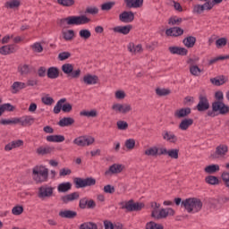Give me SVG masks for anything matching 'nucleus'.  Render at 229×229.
Instances as JSON below:
<instances>
[{"label": "nucleus", "mask_w": 229, "mask_h": 229, "mask_svg": "<svg viewBox=\"0 0 229 229\" xmlns=\"http://www.w3.org/2000/svg\"><path fill=\"white\" fill-rule=\"evenodd\" d=\"M104 192H106V194H114V192H115V188L110 184H107L104 186Z\"/></svg>", "instance_id": "obj_62"}, {"label": "nucleus", "mask_w": 229, "mask_h": 229, "mask_svg": "<svg viewBox=\"0 0 229 229\" xmlns=\"http://www.w3.org/2000/svg\"><path fill=\"white\" fill-rule=\"evenodd\" d=\"M0 124H3L4 126H8L10 124H17V118L1 119Z\"/></svg>", "instance_id": "obj_47"}, {"label": "nucleus", "mask_w": 229, "mask_h": 229, "mask_svg": "<svg viewBox=\"0 0 229 229\" xmlns=\"http://www.w3.org/2000/svg\"><path fill=\"white\" fill-rule=\"evenodd\" d=\"M47 76L50 80H56L60 76V70L55 66L49 67L47 72Z\"/></svg>", "instance_id": "obj_25"}, {"label": "nucleus", "mask_w": 229, "mask_h": 229, "mask_svg": "<svg viewBox=\"0 0 229 229\" xmlns=\"http://www.w3.org/2000/svg\"><path fill=\"white\" fill-rule=\"evenodd\" d=\"M220 170L219 165H209L205 167L204 171L208 174H216Z\"/></svg>", "instance_id": "obj_35"}, {"label": "nucleus", "mask_w": 229, "mask_h": 229, "mask_svg": "<svg viewBox=\"0 0 229 229\" xmlns=\"http://www.w3.org/2000/svg\"><path fill=\"white\" fill-rule=\"evenodd\" d=\"M165 35L167 37H182V35H183V29L180 27H172L165 30Z\"/></svg>", "instance_id": "obj_17"}, {"label": "nucleus", "mask_w": 229, "mask_h": 229, "mask_svg": "<svg viewBox=\"0 0 229 229\" xmlns=\"http://www.w3.org/2000/svg\"><path fill=\"white\" fill-rule=\"evenodd\" d=\"M192 124H194V120L192 118H184L179 124V130L186 131V130H189V127L192 126Z\"/></svg>", "instance_id": "obj_23"}, {"label": "nucleus", "mask_w": 229, "mask_h": 229, "mask_svg": "<svg viewBox=\"0 0 229 229\" xmlns=\"http://www.w3.org/2000/svg\"><path fill=\"white\" fill-rule=\"evenodd\" d=\"M4 6H5V8H10L11 10H13V8H19V6H21V1L20 0H10L4 4Z\"/></svg>", "instance_id": "obj_38"}, {"label": "nucleus", "mask_w": 229, "mask_h": 229, "mask_svg": "<svg viewBox=\"0 0 229 229\" xmlns=\"http://www.w3.org/2000/svg\"><path fill=\"white\" fill-rule=\"evenodd\" d=\"M112 110L116 112V114H128V112H131V106L128 104H114Z\"/></svg>", "instance_id": "obj_10"}, {"label": "nucleus", "mask_w": 229, "mask_h": 229, "mask_svg": "<svg viewBox=\"0 0 229 229\" xmlns=\"http://www.w3.org/2000/svg\"><path fill=\"white\" fill-rule=\"evenodd\" d=\"M167 217V209L166 208H161L159 210L158 215L157 216V219H165Z\"/></svg>", "instance_id": "obj_61"}, {"label": "nucleus", "mask_w": 229, "mask_h": 229, "mask_svg": "<svg viewBox=\"0 0 229 229\" xmlns=\"http://www.w3.org/2000/svg\"><path fill=\"white\" fill-rule=\"evenodd\" d=\"M65 101H67L66 98H61L60 100H58L56 105L54 106V114H59L60 112H62V105H64Z\"/></svg>", "instance_id": "obj_43"}, {"label": "nucleus", "mask_w": 229, "mask_h": 229, "mask_svg": "<svg viewBox=\"0 0 229 229\" xmlns=\"http://www.w3.org/2000/svg\"><path fill=\"white\" fill-rule=\"evenodd\" d=\"M65 140V136L64 135H49L47 136V142H64Z\"/></svg>", "instance_id": "obj_32"}, {"label": "nucleus", "mask_w": 229, "mask_h": 229, "mask_svg": "<svg viewBox=\"0 0 229 229\" xmlns=\"http://www.w3.org/2000/svg\"><path fill=\"white\" fill-rule=\"evenodd\" d=\"M114 6H115V2H106L101 5V10L104 12H109V10H112Z\"/></svg>", "instance_id": "obj_46"}, {"label": "nucleus", "mask_w": 229, "mask_h": 229, "mask_svg": "<svg viewBox=\"0 0 229 229\" xmlns=\"http://www.w3.org/2000/svg\"><path fill=\"white\" fill-rule=\"evenodd\" d=\"M122 210H126L127 212H139L144 208V205L140 202H134L133 199H131L126 202H121Z\"/></svg>", "instance_id": "obj_5"}, {"label": "nucleus", "mask_w": 229, "mask_h": 229, "mask_svg": "<svg viewBox=\"0 0 229 229\" xmlns=\"http://www.w3.org/2000/svg\"><path fill=\"white\" fill-rule=\"evenodd\" d=\"M216 112H219L220 115H226L229 114V106L225 102H213L212 110L207 112V116L216 117L217 115Z\"/></svg>", "instance_id": "obj_3"}, {"label": "nucleus", "mask_w": 229, "mask_h": 229, "mask_svg": "<svg viewBox=\"0 0 229 229\" xmlns=\"http://www.w3.org/2000/svg\"><path fill=\"white\" fill-rule=\"evenodd\" d=\"M15 53V45H5L0 47V55L6 56V55H12Z\"/></svg>", "instance_id": "obj_26"}, {"label": "nucleus", "mask_w": 229, "mask_h": 229, "mask_svg": "<svg viewBox=\"0 0 229 229\" xmlns=\"http://www.w3.org/2000/svg\"><path fill=\"white\" fill-rule=\"evenodd\" d=\"M73 144L80 147L87 146V136H80L76 138L73 140Z\"/></svg>", "instance_id": "obj_40"}, {"label": "nucleus", "mask_w": 229, "mask_h": 229, "mask_svg": "<svg viewBox=\"0 0 229 229\" xmlns=\"http://www.w3.org/2000/svg\"><path fill=\"white\" fill-rule=\"evenodd\" d=\"M131 30H133V25L116 26L113 28V31L114 33H120V35H128Z\"/></svg>", "instance_id": "obj_16"}, {"label": "nucleus", "mask_w": 229, "mask_h": 229, "mask_svg": "<svg viewBox=\"0 0 229 229\" xmlns=\"http://www.w3.org/2000/svg\"><path fill=\"white\" fill-rule=\"evenodd\" d=\"M33 123H35V118L31 115L16 118V124H21V126H31Z\"/></svg>", "instance_id": "obj_13"}, {"label": "nucleus", "mask_w": 229, "mask_h": 229, "mask_svg": "<svg viewBox=\"0 0 229 229\" xmlns=\"http://www.w3.org/2000/svg\"><path fill=\"white\" fill-rule=\"evenodd\" d=\"M210 108V102L208 101V97L207 95L200 94L199 96V103L196 106L198 112H207Z\"/></svg>", "instance_id": "obj_8"}, {"label": "nucleus", "mask_w": 229, "mask_h": 229, "mask_svg": "<svg viewBox=\"0 0 229 229\" xmlns=\"http://www.w3.org/2000/svg\"><path fill=\"white\" fill-rule=\"evenodd\" d=\"M58 4L61 6H72L74 4V0H57Z\"/></svg>", "instance_id": "obj_56"}, {"label": "nucleus", "mask_w": 229, "mask_h": 229, "mask_svg": "<svg viewBox=\"0 0 229 229\" xmlns=\"http://www.w3.org/2000/svg\"><path fill=\"white\" fill-rule=\"evenodd\" d=\"M227 81L228 77L225 75H220L210 79V82L212 85H215V87H221V85H225V83H227Z\"/></svg>", "instance_id": "obj_19"}, {"label": "nucleus", "mask_w": 229, "mask_h": 229, "mask_svg": "<svg viewBox=\"0 0 229 229\" xmlns=\"http://www.w3.org/2000/svg\"><path fill=\"white\" fill-rule=\"evenodd\" d=\"M99 81V77L97 75H87V85H96Z\"/></svg>", "instance_id": "obj_42"}, {"label": "nucleus", "mask_w": 229, "mask_h": 229, "mask_svg": "<svg viewBox=\"0 0 229 229\" xmlns=\"http://www.w3.org/2000/svg\"><path fill=\"white\" fill-rule=\"evenodd\" d=\"M61 26L67 24L68 26H81V24H87V15L80 16H68L60 21Z\"/></svg>", "instance_id": "obj_4"}, {"label": "nucleus", "mask_w": 229, "mask_h": 229, "mask_svg": "<svg viewBox=\"0 0 229 229\" xmlns=\"http://www.w3.org/2000/svg\"><path fill=\"white\" fill-rule=\"evenodd\" d=\"M215 98L216 99L214 103H223L225 101V95L223 91H216L215 93Z\"/></svg>", "instance_id": "obj_54"}, {"label": "nucleus", "mask_w": 229, "mask_h": 229, "mask_svg": "<svg viewBox=\"0 0 229 229\" xmlns=\"http://www.w3.org/2000/svg\"><path fill=\"white\" fill-rule=\"evenodd\" d=\"M31 49L34 53H42V51H44V47L38 42H36L33 45H31Z\"/></svg>", "instance_id": "obj_53"}, {"label": "nucleus", "mask_w": 229, "mask_h": 229, "mask_svg": "<svg viewBox=\"0 0 229 229\" xmlns=\"http://www.w3.org/2000/svg\"><path fill=\"white\" fill-rule=\"evenodd\" d=\"M22 212H24V208L22 206H15L12 209V213L13 214V216H21Z\"/></svg>", "instance_id": "obj_55"}, {"label": "nucleus", "mask_w": 229, "mask_h": 229, "mask_svg": "<svg viewBox=\"0 0 229 229\" xmlns=\"http://www.w3.org/2000/svg\"><path fill=\"white\" fill-rule=\"evenodd\" d=\"M78 198H80V193L78 192H72L67 195H64L61 198V200L63 201V203H70V201H74V199H78Z\"/></svg>", "instance_id": "obj_27"}, {"label": "nucleus", "mask_w": 229, "mask_h": 229, "mask_svg": "<svg viewBox=\"0 0 229 229\" xmlns=\"http://www.w3.org/2000/svg\"><path fill=\"white\" fill-rule=\"evenodd\" d=\"M227 42L228 40L226 39V38H220L216 39V47H223L224 46H226Z\"/></svg>", "instance_id": "obj_57"}, {"label": "nucleus", "mask_w": 229, "mask_h": 229, "mask_svg": "<svg viewBox=\"0 0 229 229\" xmlns=\"http://www.w3.org/2000/svg\"><path fill=\"white\" fill-rule=\"evenodd\" d=\"M190 72L192 76H199L201 74V69L198 66H190Z\"/></svg>", "instance_id": "obj_50"}, {"label": "nucleus", "mask_w": 229, "mask_h": 229, "mask_svg": "<svg viewBox=\"0 0 229 229\" xmlns=\"http://www.w3.org/2000/svg\"><path fill=\"white\" fill-rule=\"evenodd\" d=\"M18 72H20L21 76H28V74L31 73V66L29 64H20L18 66Z\"/></svg>", "instance_id": "obj_29"}, {"label": "nucleus", "mask_w": 229, "mask_h": 229, "mask_svg": "<svg viewBox=\"0 0 229 229\" xmlns=\"http://www.w3.org/2000/svg\"><path fill=\"white\" fill-rule=\"evenodd\" d=\"M168 51L171 55H179L180 56H187L189 50L182 47H169Z\"/></svg>", "instance_id": "obj_15"}, {"label": "nucleus", "mask_w": 229, "mask_h": 229, "mask_svg": "<svg viewBox=\"0 0 229 229\" xmlns=\"http://www.w3.org/2000/svg\"><path fill=\"white\" fill-rule=\"evenodd\" d=\"M62 111L65 114H69V112L72 111V105L69 103L62 104Z\"/></svg>", "instance_id": "obj_59"}, {"label": "nucleus", "mask_w": 229, "mask_h": 229, "mask_svg": "<svg viewBox=\"0 0 229 229\" xmlns=\"http://www.w3.org/2000/svg\"><path fill=\"white\" fill-rule=\"evenodd\" d=\"M116 126L118 130H128V123L124 121H118Z\"/></svg>", "instance_id": "obj_58"}, {"label": "nucleus", "mask_w": 229, "mask_h": 229, "mask_svg": "<svg viewBox=\"0 0 229 229\" xmlns=\"http://www.w3.org/2000/svg\"><path fill=\"white\" fill-rule=\"evenodd\" d=\"M183 21V19L178 18V16H172L168 20V24L170 26H180L182 22Z\"/></svg>", "instance_id": "obj_39"}, {"label": "nucleus", "mask_w": 229, "mask_h": 229, "mask_svg": "<svg viewBox=\"0 0 229 229\" xmlns=\"http://www.w3.org/2000/svg\"><path fill=\"white\" fill-rule=\"evenodd\" d=\"M127 49L130 53H133L134 55L137 53H142L143 49H142V45L141 44H138L135 46V43H129V45L127 46Z\"/></svg>", "instance_id": "obj_28"}, {"label": "nucleus", "mask_w": 229, "mask_h": 229, "mask_svg": "<svg viewBox=\"0 0 229 229\" xmlns=\"http://www.w3.org/2000/svg\"><path fill=\"white\" fill-rule=\"evenodd\" d=\"M55 151V147L40 146L36 149L38 155L44 157L45 155H51Z\"/></svg>", "instance_id": "obj_21"}, {"label": "nucleus", "mask_w": 229, "mask_h": 229, "mask_svg": "<svg viewBox=\"0 0 229 229\" xmlns=\"http://www.w3.org/2000/svg\"><path fill=\"white\" fill-rule=\"evenodd\" d=\"M123 169H124L123 165L114 164L105 172V175L110 176V174H119V173H123Z\"/></svg>", "instance_id": "obj_14"}, {"label": "nucleus", "mask_w": 229, "mask_h": 229, "mask_svg": "<svg viewBox=\"0 0 229 229\" xmlns=\"http://www.w3.org/2000/svg\"><path fill=\"white\" fill-rule=\"evenodd\" d=\"M126 8H140L144 0H123Z\"/></svg>", "instance_id": "obj_22"}, {"label": "nucleus", "mask_w": 229, "mask_h": 229, "mask_svg": "<svg viewBox=\"0 0 229 229\" xmlns=\"http://www.w3.org/2000/svg\"><path fill=\"white\" fill-rule=\"evenodd\" d=\"M72 188V184L71 182H62L57 186L58 192H68Z\"/></svg>", "instance_id": "obj_34"}, {"label": "nucleus", "mask_w": 229, "mask_h": 229, "mask_svg": "<svg viewBox=\"0 0 229 229\" xmlns=\"http://www.w3.org/2000/svg\"><path fill=\"white\" fill-rule=\"evenodd\" d=\"M156 94L157 96H160V97H163V96H169V94H171V90L170 89H160V88H157L156 89Z\"/></svg>", "instance_id": "obj_51"}, {"label": "nucleus", "mask_w": 229, "mask_h": 229, "mask_svg": "<svg viewBox=\"0 0 229 229\" xmlns=\"http://www.w3.org/2000/svg\"><path fill=\"white\" fill-rule=\"evenodd\" d=\"M61 69L64 74H67L69 78L73 80L80 78V75L81 74V70L78 69L74 71V65L71 64H63Z\"/></svg>", "instance_id": "obj_6"}, {"label": "nucleus", "mask_w": 229, "mask_h": 229, "mask_svg": "<svg viewBox=\"0 0 229 229\" xmlns=\"http://www.w3.org/2000/svg\"><path fill=\"white\" fill-rule=\"evenodd\" d=\"M221 60H229V55L214 57L213 59L209 60L208 65H214V64H216V62H219Z\"/></svg>", "instance_id": "obj_44"}, {"label": "nucleus", "mask_w": 229, "mask_h": 229, "mask_svg": "<svg viewBox=\"0 0 229 229\" xmlns=\"http://www.w3.org/2000/svg\"><path fill=\"white\" fill-rule=\"evenodd\" d=\"M206 183L208 185H219V178L215 175H208L205 178Z\"/></svg>", "instance_id": "obj_37"}, {"label": "nucleus", "mask_w": 229, "mask_h": 229, "mask_svg": "<svg viewBox=\"0 0 229 229\" xmlns=\"http://www.w3.org/2000/svg\"><path fill=\"white\" fill-rule=\"evenodd\" d=\"M228 153V146L220 144L216 148L215 153L211 154V158H219V157H225Z\"/></svg>", "instance_id": "obj_11"}, {"label": "nucleus", "mask_w": 229, "mask_h": 229, "mask_svg": "<svg viewBox=\"0 0 229 229\" xmlns=\"http://www.w3.org/2000/svg\"><path fill=\"white\" fill-rule=\"evenodd\" d=\"M162 137L164 140L171 142L172 144H176V142H178V137H176V135H174V133L172 131H164L162 133Z\"/></svg>", "instance_id": "obj_18"}, {"label": "nucleus", "mask_w": 229, "mask_h": 229, "mask_svg": "<svg viewBox=\"0 0 229 229\" xmlns=\"http://www.w3.org/2000/svg\"><path fill=\"white\" fill-rule=\"evenodd\" d=\"M182 207L185 208L188 214H196L203 208V202L198 198H189L182 200Z\"/></svg>", "instance_id": "obj_1"}, {"label": "nucleus", "mask_w": 229, "mask_h": 229, "mask_svg": "<svg viewBox=\"0 0 229 229\" xmlns=\"http://www.w3.org/2000/svg\"><path fill=\"white\" fill-rule=\"evenodd\" d=\"M119 20L121 22H133L135 21V13L131 11H124L119 15Z\"/></svg>", "instance_id": "obj_12"}, {"label": "nucleus", "mask_w": 229, "mask_h": 229, "mask_svg": "<svg viewBox=\"0 0 229 229\" xmlns=\"http://www.w3.org/2000/svg\"><path fill=\"white\" fill-rule=\"evenodd\" d=\"M146 229H164V225L151 221L146 224Z\"/></svg>", "instance_id": "obj_45"}, {"label": "nucleus", "mask_w": 229, "mask_h": 229, "mask_svg": "<svg viewBox=\"0 0 229 229\" xmlns=\"http://www.w3.org/2000/svg\"><path fill=\"white\" fill-rule=\"evenodd\" d=\"M74 120L72 117H64L58 122V125L61 128H65V126H72Z\"/></svg>", "instance_id": "obj_31"}, {"label": "nucleus", "mask_w": 229, "mask_h": 229, "mask_svg": "<svg viewBox=\"0 0 229 229\" xmlns=\"http://www.w3.org/2000/svg\"><path fill=\"white\" fill-rule=\"evenodd\" d=\"M25 85H27V87H38V81L37 79H29Z\"/></svg>", "instance_id": "obj_64"}, {"label": "nucleus", "mask_w": 229, "mask_h": 229, "mask_svg": "<svg viewBox=\"0 0 229 229\" xmlns=\"http://www.w3.org/2000/svg\"><path fill=\"white\" fill-rule=\"evenodd\" d=\"M191 112L192 110L191 109V107H183L174 112V117H176L177 119H183V117L191 115Z\"/></svg>", "instance_id": "obj_20"}, {"label": "nucleus", "mask_w": 229, "mask_h": 229, "mask_svg": "<svg viewBox=\"0 0 229 229\" xmlns=\"http://www.w3.org/2000/svg\"><path fill=\"white\" fill-rule=\"evenodd\" d=\"M32 178L36 183H44L49 178V169L44 165H36L32 169Z\"/></svg>", "instance_id": "obj_2"}, {"label": "nucleus", "mask_w": 229, "mask_h": 229, "mask_svg": "<svg viewBox=\"0 0 229 229\" xmlns=\"http://www.w3.org/2000/svg\"><path fill=\"white\" fill-rule=\"evenodd\" d=\"M225 187L229 189V172H223L221 175Z\"/></svg>", "instance_id": "obj_49"}, {"label": "nucleus", "mask_w": 229, "mask_h": 229, "mask_svg": "<svg viewBox=\"0 0 229 229\" xmlns=\"http://www.w3.org/2000/svg\"><path fill=\"white\" fill-rule=\"evenodd\" d=\"M182 44L185 46V47L191 48L194 47L196 46V37L193 36H188L182 40Z\"/></svg>", "instance_id": "obj_30"}, {"label": "nucleus", "mask_w": 229, "mask_h": 229, "mask_svg": "<svg viewBox=\"0 0 229 229\" xmlns=\"http://www.w3.org/2000/svg\"><path fill=\"white\" fill-rule=\"evenodd\" d=\"M68 58H71V53L69 52H63L58 55V59L61 60V62H64V60H67Z\"/></svg>", "instance_id": "obj_63"}, {"label": "nucleus", "mask_w": 229, "mask_h": 229, "mask_svg": "<svg viewBox=\"0 0 229 229\" xmlns=\"http://www.w3.org/2000/svg\"><path fill=\"white\" fill-rule=\"evenodd\" d=\"M125 148H127V149H133V148H135V140L133 139L126 140Z\"/></svg>", "instance_id": "obj_60"}, {"label": "nucleus", "mask_w": 229, "mask_h": 229, "mask_svg": "<svg viewBox=\"0 0 229 229\" xmlns=\"http://www.w3.org/2000/svg\"><path fill=\"white\" fill-rule=\"evenodd\" d=\"M74 182L77 189H81L83 187H87V179L75 178Z\"/></svg>", "instance_id": "obj_41"}, {"label": "nucleus", "mask_w": 229, "mask_h": 229, "mask_svg": "<svg viewBox=\"0 0 229 229\" xmlns=\"http://www.w3.org/2000/svg\"><path fill=\"white\" fill-rule=\"evenodd\" d=\"M27 85L24 82H21V81H15L13 82V84L12 85V89H13V94H17V92H19V90H22V89H26Z\"/></svg>", "instance_id": "obj_33"}, {"label": "nucleus", "mask_w": 229, "mask_h": 229, "mask_svg": "<svg viewBox=\"0 0 229 229\" xmlns=\"http://www.w3.org/2000/svg\"><path fill=\"white\" fill-rule=\"evenodd\" d=\"M64 40H72L74 38V30H69L63 33Z\"/></svg>", "instance_id": "obj_52"}, {"label": "nucleus", "mask_w": 229, "mask_h": 229, "mask_svg": "<svg viewBox=\"0 0 229 229\" xmlns=\"http://www.w3.org/2000/svg\"><path fill=\"white\" fill-rule=\"evenodd\" d=\"M180 149L172 148L168 149L165 148H159V157L162 155H167L170 158H174V160H178L179 158Z\"/></svg>", "instance_id": "obj_9"}, {"label": "nucleus", "mask_w": 229, "mask_h": 229, "mask_svg": "<svg viewBox=\"0 0 229 229\" xmlns=\"http://www.w3.org/2000/svg\"><path fill=\"white\" fill-rule=\"evenodd\" d=\"M41 101L44 105H47V106H51V105L55 103V99L49 97V95H47L46 97L41 98Z\"/></svg>", "instance_id": "obj_48"}, {"label": "nucleus", "mask_w": 229, "mask_h": 229, "mask_svg": "<svg viewBox=\"0 0 229 229\" xmlns=\"http://www.w3.org/2000/svg\"><path fill=\"white\" fill-rule=\"evenodd\" d=\"M145 155L147 157H157V155L160 156V148L158 147H152L145 150Z\"/></svg>", "instance_id": "obj_36"}, {"label": "nucleus", "mask_w": 229, "mask_h": 229, "mask_svg": "<svg viewBox=\"0 0 229 229\" xmlns=\"http://www.w3.org/2000/svg\"><path fill=\"white\" fill-rule=\"evenodd\" d=\"M78 216V213L73 210H61L59 212V217H63V219H74Z\"/></svg>", "instance_id": "obj_24"}, {"label": "nucleus", "mask_w": 229, "mask_h": 229, "mask_svg": "<svg viewBox=\"0 0 229 229\" xmlns=\"http://www.w3.org/2000/svg\"><path fill=\"white\" fill-rule=\"evenodd\" d=\"M55 192V188L48 186L47 184L42 185L38 188V197L40 199H46V198H52Z\"/></svg>", "instance_id": "obj_7"}]
</instances>
